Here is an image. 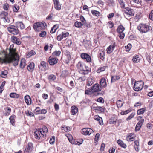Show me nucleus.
I'll use <instances>...</instances> for the list:
<instances>
[{"label":"nucleus","mask_w":153,"mask_h":153,"mask_svg":"<svg viewBox=\"0 0 153 153\" xmlns=\"http://www.w3.org/2000/svg\"><path fill=\"white\" fill-rule=\"evenodd\" d=\"M16 116L14 115H12L9 118V120L11 123L13 125V123H14L15 122V118Z\"/></svg>","instance_id":"4c0bfd02"},{"label":"nucleus","mask_w":153,"mask_h":153,"mask_svg":"<svg viewBox=\"0 0 153 153\" xmlns=\"http://www.w3.org/2000/svg\"><path fill=\"white\" fill-rule=\"evenodd\" d=\"M11 39L12 42L15 44L17 45H20L21 44V42L20 39L16 36H12Z\"/></svg>","instance_id":"ddd939ff"},{"label":"nucleus","mask_w":153,"mask_h":153,"mask_svg":"<svg viewBox=\"0 0 153 153\" xmlns=\"http://www.w3.org/2000/svg\"><path fill=\"white\" fill-rule=\"evenodd\" d=\"M47 26V25L45 22H40L35 23L34 24L33 27L35 30L39 31L44 30Z\"/></svg>","instance_id":"7ed1b4c3"},{"label":"nucleus","mask_w":153,"mask_h":153,"mask_svg":"<svg viewBox=\"0 0 153 153\" xmlns=\"http://www.w3.org/2000/svg\"><path fill=\"white\" fill-rule=\"evenodd\" d=\"M46 33L45 31L42 30L39 33V36L40 37H43L46 35Z\"/></svg>","instance_id":"37998d69"},{"label":"nucleus","mask_w":153,"mask_h":153,"mask_svg":"<svg viewBox=\"0 0 153 153\" xmlns=\"http://www.w3.org/2000/svg\"><path fill=\"white\" fill-rule=\"evenodd\" d=\"M8 72L7 71L5 70L1 72V76L2 78H5L7 76Z\"/></svg>","instance_id":"e433bc0d"},{"label":"nucleus","mask_w":153,"mask_h":153,"mask_svg":"<svg viewBox=\"0 0 153 153\" xmlns=\"http://www.w3.org/2000/svg\"><path fill=\"white\" fill-rule=\"evenodd\" d=\"M94 119L98 122V123L100 125L103 124L102 118L100 117L98 115H96L94 116Z\"/></svg>","instance_id":"f3484780"},{"label":"nucleus","mask_w":153,"mask_h":153,"mask_svg":"<svg viewBox=\"0 0 153 153\" xmlns=\"http://www.w3.org/2000/svg\"><path fill=\"white\" fill-rule=\"evenodd\" d=\"M93 132V131L90 128H85L82 129L81 131V133L85 135H90Z\"/></svg>","instance_id":"9d476101"},{"label":"nucleus","mask_w":153,"mask_h":153,"mask_svg":"<svg viewBox=\"0 0 153 153\" xmlns=\"http://www.w3.org/2000/svg\"><path fill=\"white\" fill-rule=\"evenodd\" d=\"M116 119L114 118H111L110 120L109 123L111 124H113L116 122Z\"/></svg>","instance_id":"5fc2aeb1"},{"label":"nucleus","mask_w":153,"mask_h":153,"mask_svg":"<svg viewBox=\"0 0 153 153\" xmlns=\"http://www.w3.org/2000/svg\"><path fill=\"white\" fill-rule=\"evenodd\" d=\"M35 52L33 50H32L30 52L28 53L27 54V56H28L29 57H30L32 56L33 55H35Z\"/></svg>","instance_id":"4d7b16f0"},{"label":"nucleus","mask_w":153,"mask_h":153,"mask_svg":"<svg viewBox=\"0 0 153 153\" xmlns=\"http://www.w3.org/2000/svg\"><path fill=\"white\" fill-rule=\"evenodd\" d=\"M58 60V59L57 58L51 56L49 58L48 62L50 65H54L57 62Z\"/></svg>","instance_id":"9b49d317"},{"label":"nucleus","mask_w":153,"mask_h":153,"mask_svg":"<svg viewBox=\"0 0 153 153\" xmlns=\"http://www.w3.org/2000/svg\"><path fill=\"white\" fill-rule=\"evenodd\" d=\"M100 135L99 133H97L96 134L94 140V143H96L98 141L100 137Z\"/></svg>","instance_id":"09e8293b"},{"label":"nucleus","mask_w":153,"mask_h":153,"mask_svg":"<svg viewBox=\"0 0 153 153\" xmlns=\"http://www.w3.org/2000/svg\"><path fill=\"white\" fill-rule=\"evenodd\" d=\"M6 83V82L5 81H4L3 82L0 86V89L4 90V85H5Z\"/></svg>","instance_id":"e2e57ef3"},{"label":"nucleus","mask_w":153,"mask_h":153,"mask_svg":"<svg viewBox=\"0 0 153 153\" xmlns=\"http://www.w3.org/2000/svg\"><path fill=\"white\" fill-rule=\"evenodd\" d=\"M54 8L58 10H60L61 7V4L59 0H53Z\"/></svg>","instance_id":"f8f14e48"},{"label":"nucleus","mask_w":153,"mask_h":153,"mask_svg":"<svg viewBox=\"0 0 153 153\" xmlns=\"http://www.w3.org/2000/svg\"><path fill=\"white\" fill-rule=\"evenodd\" d=\"M8 31L13 35H17L19 33V31L17 27L15 26H11L7 28Z\"/></svg>","instance_id":"0eeeda50"},{"label":"nucleus","mask_w":153,"mask_h":153,"mask_svg":"<svg viewBox=\"0 0 153 153\" xmlns=\"http://www.w3.org/2000/svg\"><path fill=\"white\" fill-rule=\"evenodd\" d=\"M134 2L138 4L139 6L137 7H139L141 6L142 1L141 0H134Z\"/></svg>","instance_id":"052dcab7"},{"label":"nucleus","mask_w":153,"mask_h":153,"mask_svg":"<svg viewBox=\"0 0 153 153\" xmlns=\"http://www.w3.org/2000/svg\"><path fill=\"white\" fill-rule=\"evenodd\" d=\"M97 101L101 103H103L104 102V99L102 97H99L97 99Z\"/></svg>","instance_id":"680f3d73"},{"label":"nucleus","mask_w":153,"mask_h":153,"mask_svg":"<svg viewBox=\"0 0 153 153\" xmlns=\"http://www.w3.org/2000/svg\"><path fill=\"white\" fill-rule=\"evenodd\" d=\"M25 102L28 105H30L31 103V99L29 95H26L25 97Z\"/></svg>","instance_id":"6ab92c4d"},{"label":"nucleus","mask_w":153,"mask_h":153,"mask_svg":"<svg viewBox=\"0 0 153 153\" xmlns=\"http://www.w3.org/2000/svg\"><path fill=\"white\" fill-rule=\"evenodd\" d=\"M91 13L94 16H99L100 15V13L99 12L96 10H92L91 11Z\"/></svg>","instance_id":"f704fd0d"},{"label":"nucleus","mask_w":153,"mask_h":153,"mask_svg":"<svg viewBox=\"0 0 153 153\" xmlns=\"http://www.w3.org/2000/svg\"><path fill=\"white\" fill-rule=\"evenodd\" d=\"M118 1L120 4L121 5V7H124L125 4L123 0H118Z\"/></svg>","instance_id":"13d9d810"},{"label":"nucleus","mask_w":153,"mask_h":153,"mask_svg":"<svg viewBox=\"0 0 153 153\" xmlns=\"http://www.w3.org/2000/svg\"><path fill=\"white\" fill-rule=\"evenodd\" d=\"M91 89L92 91V93L96 96L99 94L103 95L104 94V91H101V92L99 93L101 91V87H100L99 84L97 83L93 85L91 88Z\"/></svg>","instance_id":"f03ea898"},{"label":"nucleus","mask_w":153,"mask_h":153,"mask_svg":"<svg viewBox=\"0 0 153 153\" xmlns=\"http://www.w3.org/2000/svg\"><path fill=\"white\" fill-rule=\"evenodd\" d=\"M48 78L49 80L53 81L56 79V77L55 75L51 74L48 76Z\"/></svg>","instance_id":"473e14b6"},{"label":"nucleus","mask_w":153,"mask_h":153,"mask_svg":"<svg viewBox=\"0 0 153 153\" xmlns=\"http://www.w3.org/2000/svg\"><path fill=\"white\" fill-rule=\"evenodd\" d=\"M65 55L66 56L67 58V60L68 62H69V61L71 59V56L70 55V52L67 50H65L64 51Z\"/></svg>","instance_id":"c85d7f7f"},{"label":"nucleus","mask_w":153,"mask_h":153,"mask_svg":"<svg viewBox=\"0 0 153 153\" xmlns=\"http://www.w3.org/2000/svg\"><path fill=\"white\" fill-rule=\"evenodd\" d=\"M108 67L106 66H103L99 68L97 70V73H100L101 72L104 71L105 70L108 68Z\"/></svg>","instance_id":"cd10ccee"},{"label":"nucleus","mask_w":153,"mask_h":153,"mask_svg":"<svg viewBox=\"0 0 153 153\" xmlns=\"http://www.w3.org/2000/svg\"><path fill=\"white\" fill-rule=\"evenodd\" d=\"M6 109V112L5 114L6 115H9L10 114L11 109L10 107H7Z\"/></svg>","instance_id":"6e6d98bb"},{"label":"nucleus","mask_w":153,"mask_h":153,"mask_svg":"<svg viewBox=\"0 0 153 153\" xmlns=\"http://www.w3.org/2000/svg\"><path fill=\"white\" fill-rule=\"evenodd\" d=\"M33 144L31 143H29L28 145L25 149V151L29 152L31 151L33 149Z\"/></svg>","instance_id":"5701e85b"},{"label":"nucleus","mask_w":153,"mask_h":153,"mask_svg":"<svg viewBox=\"0 0 153 153\" xmlns=\"http://www.w3.org/2000/svg\"><path fill=\"white\" fill-rule=\"evenodd\" d=\"M94 82V80L91 77H89L87 80V85L88 86H91Z\"/></svg>","instance_id":"4be33fe9"},{"label":"nucleus","mask_w":153,"mask_h":153,"mask_svg":"<svg viewBox=\"0 0 153 153\" xmlns=\"http://www.w3.org/2000/svg\"><path fill=\"white\" fill-rule=\"evenodd\" d=\"M120 77L118 76H111V82H114L115 81L119 79Z\"/></svg>","instance_id":"2f4dec72"},{"label":"nucleus","mask_w":153,"mask_h":153,"mask_svg":"<svg viewBox=\"0 0 153 153\" xmlns=\"http://www.w3.org/2000/svg\"><path fill=\"white\" fill-rule=\"evenodd\" d=\"M61 54V51H56L52 53L53 55H55L56 56H59Z\"/></svg>","instance_id":"3c124183"},{"label":"nucleus","mask_w":153,"mask_h":153,"mask_svg":"<svg viewBox=\"0 0 153 153\" xmlns=\"http://www.w3.org/2000/svg\"><path fill=\"white\" fill-rule=\"evenodd\" d=\"M146 110L145 108H142L138 110L137 111V113L138 115H140L144 113Z\"/></svg>","instance_id":"c9c22d12"},{"label":"nucleus","mask_w":153,"mask_h":153,"mask_svg":"<svg viewBox=\"0 0 153 153\" xmlns=\"http://www.w3.org/2000/svg\"><path fill=\"white\" fill-rule=\"evenodd\" d=\"M81 57L84 60H85L87 62H90L91 61V56L86 53H82L80 55Z\"/></svg>","instance_id":"1a4fd4ad"},{"label":"nucleus","mask_w":153,"mask_h":153,"mask_svg":"<svg viewBox=\"0 0 153 153\" xmlns=\"http://www.w3.org/2000/svg\"><path fill=\"white\" fill-rule=\"evenodd\" d=\"M99 55L98 56V57L102 60H103L105 58V52L103 51H99Z\"/></svg>","instance_id":"b1692460"},{"label":"nucleus","mask_w":153,"mask_h":153,"mask_svg":"<svg viewBox=\"0 0 153 153\" xmlns=\"http://www.w3.org/2000/svg\"><path fill=\"white\" fill-rule=\"evenodd\" d=\"M84 66L82 64L81 62L79 61L77 65V68L80 70L81 72V73L85 74L88 73V70L85 66H84L85 68H84Z\"/></svg>","instance_id":"39448f33"},{"label":"nucleus","mask_w":153,"mask_h":153,"mask_svg":"<svg viewBox=\"0 0 153 153\" xmlns=\"http://www.w3.org/2000/svg\"><path fill=\"white\" fill-rule=\"evenodd\" d=\"M13 9L14 12H17L18 11L19 9V7L17 5L15 4L14 7H13Z\"/></svg>","instance_id":"8fccbe9b"},{"label":"nucleus","mask_w":153,"mask_h":153,"mask_svg":"<svg viewBox=\"0 0 153 153\" xmlns=\"http://www.w3.org/2000/svg\"><path fill=\"white\" fill-rule=\"evenodd\" d=\"M130 111L129 110H127L124 111H122L121 112L120 114L122 115H126Z\"/></svg>","instance_id":"774afa93"},{"label":"nucleus","mask_w":153,"mask_h":153,"mask_svg":"<svg viewBox=\"0 0 153 153\" xmlns=\"http://www.w3.org/2000/svg\"><path fill=\"white\" fill-rule=\"evenodd\" d=\"M84 45L85 48H87L89 47L90 45V42L87 40L84 41Z\"/></svg>","instance_id":"c03bdc74"},{"label":"nucleus","mask_w":153,"mask_h":153,"mask_svg":"<svg viewBox=\"0 0 153 153\" xmlns=\"http://www.w3.org/2000/svg\"><path fill=\"white\" fill-rule=\"evenodd\" d=\"M82 22L83 23L84 25L86 26L87 27L89 28L91 26L90 24V23L88 24L86 22V20H82Z\"/></svg>","instance_id":"603ef678"},{"label":"nucleus","mask_w":153,"mask_h":153,"mask_svg":"<svg viewBox=\"0 0 153 153\" xmlns=\"http://www.w3.org/2000/svg\"><path fill=\"white\" fill-rule=\"evenodd\" d=\"M48 64L44 61H42L41 62L40 65H39V69L42 71L45 70L46 68V65Z\"/></svg>","instance_id":"2eb2a0df"},{"label":"nucleus","mask_w":153,"mask_h":153,"mask_svg":"<svg viewBox=\"0 0 153 153\" xmlns=\"http://www.w3.org/2000/svg\"><path fill=\"white\" fill-rule=\"evenodd\" d=\"M146 60L148 62V63H146V65H149V64H150L151 63V60L150 59V56L148 54H146Z\"/></svg>","instance_id":"de8ad7c7"},{"label":"nucleus","mask_w":153,"mask_h":153,"mask_svg":"<svg viewBox=\"0 0 153 153\" xmlns=\"http://www.w3.org/2000/svg\"><path fill=\"white\" fill-rule=\"evenodd\" d=\"M143 15L141 12H139L136 15V19H140L142 18Z\"/></svg>","instance_id":"79ce46f5"},{"label":"nucleus","mask_w":153,"mask_h":153,"mask_svg":"<svg viewBox=\"0 0 153 153\" xmlns=\"http://www.w3.org/2000/svg\"><path fill=\"white\" fill-rule=\"evenodd\" d=\"M74 82V81H71L70 82L69 85L71 87H70V88H72L75 86V84Z\"/></svg>","instance_id":"338daca9"},{"label":"nucleus","mask_w":153,"mask_h":153,"mask_svg":"<svg viewBox=\"0 0 153 153\" xmlns=\"http://www.w3.org/2000/svg\"><path fill=\"white\" fill-rule=\"evenodd\" d=\"M117 143L119 145L123 148H126V144H124L123 141L120 139H119L117 140Z\"/></svg>","instance_id":"c756f323"},{"label":"nucleus","mask_w":153,"mask_h":153,"mask_svg":"<svg viewBox=\"0 0 153 153\" xmlns=\"http://www.w3.org/2000/svg\"><path fill=\"white\" fill-rule=\"evenodd\" d=\"M10 56H5L4 59H1L0 61L2 63H12L13 65H18L19 60V56L16 52V49L9 50Z\"/></svg>","instance_id":"f257e3e1"},{"label":"nucleus","mask_w":153,"mask_h":153,"mask_svg":"<svg viewBox=\"0 0 153 153\" xmlns=\"http://www.w3.org/2000/svg\"><path fill=\"white\" fill-rule=\"evenodd\" d=\"M55 141V137L54 136H52L51 138L50 141L49 143L50 144H53L54 143Z\"/></svg>","instance_id":"a18cd8bd"},{"label":"nucleus","mask_w":153,"mask_h":153,"mask_svg":"<svg viewBox=\"0 0 153 153\" xmlns=\"http://www.w3.org/2000/svg\"><path fill=\"white\" fill-rule=\"evenodd\" d=\"M40 133L43 135H44L42 133V131L41 129H40L39 130H36L34 132V136L37 139H39L40 138Z\"/></svg>","instance_id":"a211bd4d"},{"label":"nucleus","mask_w":153,"mask_h":153,"mask_svg":"<svg viewBox=\"0 0 153 153\" xmlns=\"http://www.w3.org/2000/svg\"><path fill=\"white\" fill-rule=\"evenodd\" d=\"M144 121L143 119L140 120L137 124L135 128V130L137 131H138L140 129Z\"/></svg>","instance_id":"4468645a"},{"label":"nucleus","mask_w":153,"mask_h":153,"mask_svg":"<svg viewBox=\"0 0 153 153\" xmlns=\"http://www.w3.org/2000/svg\"><path fill=\"white\" fill-rule=\"evenodd\" d=\"M26 61L25 59H22L20 64L19 67L22 69H23L26 65Z\"/></svg>","instance_id":"393cba45"},{"label":"nucleus","mask_w":153,"mask_h":153,"mask_svg":"<svg viewBox=\"0 0 153 153\" xmlns=\"http://www.w3.org/2000/svg\"><path fill=\"white\" fill-rule=\"evenodd\" d=\"M126 140L128 141L131 142L134 140V134L133 133L128 134L126 137Z\"/></svg>","instance_id":"dca6fc26"},{"label":"nucleus","mask_w":153,"mask_h":153,"mask_svg":"<svg viewBox=\"0 0 153 153\" xmlns=\"http://www.w3.org/2000/svg\"><path fill=\"white\" fill-rule=\"evenodd\" d=\"M141 59L139 55L134 56V63H138L139 62Z\"/></svg>","instance_id":"ea45409f"},{"label":"nucleus","mask_w":153,"mask_h":153,"mask_svg":"<svg viewBox=\"0 0 153 153\" xmlns=\"http://www.w3.org/2000/svg\"><path fill=\"white\" fill-rule=\"evenodd\" d=\"M9 7V5L7 3H5L3 4V8L5 10H7Z\"/></svg>","instance_id":"864d4df0"},{"label":"nucleus","mask_w":153,"mask_h":153,"mask_svg":"<svg viewBox=\"0 0 153 153\" xmlns=\"http://www.w3.org/2000/svg\"><path fill=\"white\" fill-rule=\"evenodd\" d=\"M149 27L146 24H140L137 27V29L140 32L146 33L150 29Z\"/></svg>","instance_id":"20e7f679"},{"label":"nucleus","mask_w":153,"mask_h":153,"mask_svg":"<svg viewBox=\"0 0 153 153\" xmlns=\"http://www.w3.org/2000/svg\"><path fill=\"white\" fill-rule=\"evenodd\" d=\"M74 25L76 27L81 28L83 26V24L81 22L76 21L75 22Z\"/></svg>","instance_id":"7c9ffc66"},{"label":"nucleus","mask_w":153,"mask_h":153,"mask_svg":"<svg viewBox=\"0 0 153 153\" xmlns=\"http://www.w3.org/2000/svg\"><path fill=\"white\" fill-rule=\"evenodd\" d=\"M17 26L19 27L21 29L25 28V25L22 22H19L16 23V24Z\"/></svg>","instance_id":"72a5a7b5"},{"label":"nucleus","mask_w":153,"mask_h":153,"mask_svg":"<svg viewBox=\"0 0 153 153\" xmlns=\"http://www.w3.org/2000/svg\"><path fill=\"white\" fill-rule=\"evenodd\" d=\"M27 69L29 71H32L34 68V64L31 62L27 66Z\"/></svg>","instance_id":"a878e982"},{"label":"nucleus","mask_w":153,"mask_h":153,"mask_svg":"<svg viewBox=\"0 0 153 153\" xmlns=\"http://www.w3.org/2000/svg\"><path fill=\"white\" fill-rule=\"evenodd\" d=\"M8 14V12L3 11L0 14V18L1 19H6L7 18V19H8L7 17Z\"/></svg>","instance_id":"412c9836"},{"label":"nucleus","mask_w":153,"mask_h":153,"mask_svg":"<svg viewBox=\"0 0 153 153\" xmlns=\"http://www.w3.org/2000/svg\"><path fill=\"white\" fill-rule=\"evenodd\" d=\"M143 82L142 81H135L134 82V91H139L141 90L143 87Z\"/></svg>","instance_id":"423d86ee"},{"label":"nucleus","mask_w":153,"mask_h":153,"mask_svg":"<svg viewBox=\"0 0 153 153\" xmlns=\"http://www.w3.org/2000/svg\"><path fill=\"white\" fill-rule=\"evenodd\" d=\"M101 86L103 87H105L107 86L106 79L105 78H102L100 81Z\"/></svg>","instance_id":"bb28decb"},{"label":"nucleus","mask_w":153,"mask_h":153,"mask_svg":"<svg viewBox=\"0 0 153 153\" xmlns=\"http://www.w3.org/2000/svg\"><path fill=\"white\" fill-rule=\"evenodd\" d=\"M10 96L11 98H17L18 97V95L15 93H11L10 94Z\"/></svg>","instance_id":"a19ab883"},{"label":"nucleus","mask_w":153,"mask_h":153,"mask_svg":"<svg viewBox=\"0 0 153 153\" xmlns=\"http://www.w3.org/2000/svg\"><path fill=\"white\" fill-rule=\"evenodd\" d=\"M124 29L123 27L120 25L119 26L117 30V32L119 33L118 36L121 39H123L125 36V34L123 32Z\"/></svg>","instance_id":"6e6552de"},{"label":"nucleus","mask_w":153,"mask_h":153,"mask_svg":"<svg viewBox=\"0 0 153 153\" xmlns=\"http://www.w3.org/2000/svg\"><path fill=\"white\" fill-rule=\"evenodd\" d=\"M71 114L72 115L75 114L78 112V108L75 106H73L71 107Z\"/></svg>","instance_id":"aec40b11"},{"label":"nucleus","mask_w":153,"mask_h":153,"mask_svg":"<svg viewBox=\"0 0 153 153\" xmlns=\"http://www.w3.org/2000/svg\"><path fill=\"white\" fill-rule=\"evenodd\" d=\"M91 93H92V91L91 88L89 90H86L85 91V94L88 95L91 94Z\"/></svg>","instance_id":"0e129e2a"},{"label":"nucleus","mask_w":153,"mask_h":153,"mask_svg":"<svg viewBox=\"0 0 153 153\" xmlns=\"http://www.w3.org/2000/svg\"><path fill=\"white\" fill-rule=\"evenodd\" d=\"M131 48V45L130 44H128L127 46H125L126 50L127 51H129L130 49Z\"/></svg>","instance_id":"bf43d9fd"},{"label":"nucleus","mask_w":153,"mask_h":153,"mask_svg":"<svg viewBox=\"0 0 153 153\" xmlns=\"http://www.w3.org/2000/svg\"><path fill=\"white\" fill-rule=\"evenodd\" d=\"M96 110L100 111L102 112L104 111L105 110L104 108L101 107L97 106L96 107Z\"/></svg>","instance_id":"49530a36"},{"label":"nucleus","mask_w":153,"mask_h":153,"mask_svg":"<svg viewBox=\"0 0 153 153\" xmlns=\"http://www.w3.org/2000/svg\"><path fill=\"white\" fill-rule=\"evenodd\" d=\"M123 103L122 101L119 100L117 101V105L118 107H121L122 106Z\"/></svg>","instance_id":"58836bf2"},{"label":"nucleus","mask_w":153,"mask_h":153,"mask_svg":"<svg viewBox=\"0 0 153 153\" xmlns=\"http://www.w3.org/2000/svg\"><path fill=\"white\" fill-rule=\"evenodd\" d=\"M113 50L109 46L107 49V51L108 53H111Z\"/></svg>","instance_id":"69168bd1"}]
</instances>
